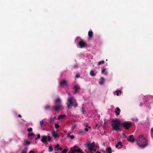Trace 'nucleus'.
Wrapping results in <instances>:
<instances>
[{
	"label": "nucleus",
	"mask_w": 153,
	"mask_h": 153,
	"mask_svg": "<svg viewBox=\"0 0 153 153\" xmlns=\"http://www.w3.org/2000/svg\"><path fill=\"white\" fill-rule=\"evenodd\" d=\"M137 145L141 148H144L147 145V141L143 135L139 136L137 140Z\"/></svg>",
	"instance_id": "1"
},
{
	"label": "nucleus",
	"mask_w": 153,
	"mask_h": 153,
	"mask_svg": "<svg viewBox=\"0 0 153 153\" xmlns=\"http://www.w3.org/2000/svg\"><path fill=\"white\" fill-rule=\"evenodd\" d=\"M63 108L61 104V100L59 98H57L55 100L54 105L52 107L51 109L54 110L55 111Z\"/></svg>",
	"instance_id": "2"
},
{
	"label": "nucleus",
	"mask_w": 153,
	"mask_h": 153,
	"mask_svg": "<svg viewBox=\"0 0 153 153\" xmlns=\"http://www.w3.org/2000/svg\"><path fill=\"white\" fill-rule=\"evenodd\" d=\"M111 126L113 130L118 131L120 130V126L121 123V121L118 119L113 120L112 121Z\"/></svg>",
	"instance_id": "3"
},
{
	"label": "nucleus",
	"mask_w": 153,
	"mask_h": 153,
	"mask_svg": "<svg viewBox=\"0 0 153 153\" xmlns=\"http://www.w3.org/2000/svg\"><path fill=\"white\" fill-rule=\"evenodd\" d=\"M67 100L68 104L67 106L68 108H70L72 106L75 107L77 106L78 104L74 97H68Z\"/></svg>",
	"instance_id": "4"
},
{
	"label": "nucleus",
	"mask_w": 153,
	"mask_h": 153,
	"mask_svg": "<svg viewBox=\"0 0 153 153\" xmlns=\"http://www.w3.org/2000/svg\"><path fill=\"white\" fill-rule=\"evenodd\" d=\"M84 146L85 148H88L90 153H93L92 151L95 148V143L94 142L92 143L90 141L87 142Z\"/></svg>",
	"instance_id": "5"
},
{
	"label": "nucleus",
	"mask_w": 153,
	"mask_h": 153,
	"mask_svg": "<svg viewBox=\"0 0 153 153\" xmlns=\"http://www.w3.org/2000/svg\"><path fill=\"white\" fill-rule=\"evenodd\" d=\"M78 148V147L76 146H74L71 149V150L72 152V153H75V152L80 153H83V151L80 149L79 148L77 149H74Z\"/></svg>",
	"instance_id": "6"
},
{
	"label": "nucleus",
	"mask_w": 153,
	"mask_h": 153,
	"mask_svg": "<svg viewBox=\"0 0 153 153\" xmlns=\"http://www.w3.org/2000/svg\"><path fill=\"white\" fill-rule=\"evenodd\" d=\"M132 125V124L130 123L123 122L121 123V125L127 130Z\"/></svg>",
	"instance_id": "7"
},
{
	"label": "nucleus",
	"mask_w": 153,
	"mask_h": 153,
	"mask_svg": "<svg viewBox=\"0 0 153 153\" xmlns=\"http://www.w3.org/2000/svg\"><path fill=\"white\" fill-rule=\"evenodd\" d=\"M79 45L80 48H82L85 47L87 45L86 43L83 40H80L79 42Z\"/></svg>",
	"instance_id": "8"
},
{
	"label": "nucleus",
	"mask_w": 153,
	"mask_h": 153,
	"mask_svg": "<svg viewBox=\"0 0 153 153\" xmlns=\"http://www.w3.org/2000/svg\"><path fill=\"white\" fill-rule=\"evenodd\" d=\"M127 140L131 143H133L134 141V138L133 135H131L129 136V137L127 139Z\"/></svg>",
	"instance_id": "9"
},
{
	"label": "nucleus",
	"mask_w": 153,
	"mask_h": 153,
	"mask_svg": "<svg viewBox=\"0 0 153 153\" xmlns=\"http://www.w3.org/2000/svg\"><path fill=\"white\" fill-rule=\"evenodd\" d=\"M52 134L53 137L55 138H59V135L57 133L55 130L52 131Z\"/></svg>",
	"instance_id": "10"
},
{
	"label": "nucleus",
	"mask_w": 153,
	"mask_h": 153,
	"mask_svg": "<svg viewBox=\"0 0 153 153\" xmlns=\"http://www.w3.org/2000/svg\"><path fill=\"white\" fill-rule=\"evenodd\" d=\"M73 88L74 89L75 93H77L80 89V87L76 85H74Z\"/></svg>",
	"instance_id": "11"
},
{
	"label": "nucleus",
	"mask_w": 153,
	"mask_h": 153,
	"mask_svg": "<svg viewBox=\"0 0 153 153\" xmlns=\"http://www.w3.org/2000/svg\"><path fill=\"white\" fill-rule=\"evenodd\" d=\"M60 85L61 86L63 87L64 86H66L67 82L65 80H63L60 82Z\"/></svg>",
	"instance_id": "12"
},
{
	"label": "nucleus",
	"mask_w": 153,
	"mask_h": 153,
	"mask_svg": "<svg viewBox=\"0 0 153 153\" xmlns=\"http://www.w3.org/2000/svg\"><path fill=\"white\" fill-rule=\"evenodd\" d=\"M41 141L43 143L45 142L46 143H47V138L46 136L45 135L43 136H42V138L41 140Z\"/></svg>",
	"instance_id": "13"
},
{
	"label": "nucleus",
	"mask_w": 153,
	"mask_h": 153,
	"mask_svg": "<svg viewBox=\"0 0 153 153\" xmlns=\"http://www.w3.org/2000/svg\"><path fill=\"white\" fill-rule=\"evenodd\" d=\"M100 81L99 82V84L100 85H102L105 82V79L103 77L101 78Z\"/></svg>",
	"instance_id": "14"
},
{
	"label": "nucleus",
	"mask_w": 153,
	"mask_h": 153,
	"mask_svg": "<svg viewBox=\"0 0 153 153\" xmlns=\"http://www.w3.org/2000/svg\"><path fill=\"white\" fill-rule=\"evenodd\" d=\"M65 117V114L60 115H59L57 119L59 120L63 119Z\"/></svg>",
	"instance_id": "15"
},
{
	"label": "nucleus",
	"mask_w": 153,
	"mask_h": 153,
	"mask_svg": "<svg viewBox=\"0 0 153 153\" xmlns=\"http://www.w3.org/2000/svg\"><path fill=\"white\" fill-rule=\"evenodd\" d=\"M88 35L89 37L91 38L93 35V33L92 31H89L88 33Z\"/></svg>",
	"instance_id": "16"
},
{
	"label": "nucleus",
	"mask_w": 153,
	"mask_h": 153,
	"mask_svg": "<svg viewBox=\"0 0 153 153\" xmlns=\"http://www.w3.org/2000/svg\"><path fill=\"white\" fill-rule=\"evenodd\" d=\"M104 63H105V61L104 60H102L98 62L97 63V65H101L104 64Z\"/></svg>",
	"instance_id": "17"
},
{
	"label": "nucleus",
	"mask_w": 153,
	"mask_h": 153,
	"mask_svg": "<svg viewBox=\"0 0 153 153\" xmlns=\"http://www.w3.org/2000/svg\"><path fill=\"white\" fill-rule=\"evenodd\" d=\"M56 119V117H55L53 118H51L50 119V120H49V121L51 123H54V120L55 119Z\"/></svg>",
	"instance_id": "18"
},
{
	"label": "nucleus",
	"mask_w": 153,
	"mask_h": 153,
	"mask_svg": "<svg viewBox=\"0 0 153 153\" xmlns=\"http://www.w3.org/2000/svg\"><path fill=\"white\" fill-rule=\"evenodd\" d=\"M30 144V142L29 141L26 140V141L25 143H24V145L25 146L27 145H29Z\"/></svg>",
	"instance_id": "19"
},
{
	"label": "nucleus",
	"mask_w": 153,
	"mask_h": 153,
	"mask_svg": "<svg viewBox=\"0 0 153 153\" xmlns=\"http://www.w3.org/2000/svg\"><path fill=\"white\" fill-rule=\"evenodd\" d=\"M40 125L41 126H42L43 125H44V126H45V122L43 120H42L41 121L39 122Z\"/></svg>",
	"instance_id": "20"
},
{
	"label": "nucleus",
	"mask_w": 153,
	"mask_h": 153,
	"mask_svg": "<svg viewBox=\"0 0 153 153\" xmlns=\"http://www.w3.org/2000/svg\"><path fill=\"white\" fill-rule=\"evenodd\" d=\"M106 151L108 153H111V149L110 147L107 148Z\"/></svg>",
	"instance_id": "21"
},
{
	"label": "nucleus",
	"mask_w": 153,
	"mask_h": 153,
	"mask_svg": "<svg viewBox=\"0 0 153 153\" xmlns=\"http://www.w3.org/2000/svg\"><path fill=\"white\" fill-rule=\"evenodd\" d=\"M90 74L92 76H95V74L94 73V71L93 70H91L90 72Z\"/></svg>",
	"instance_id": "22"
},
{
	"label": "nucleus",
	"mask_w": 153,
	"mask_h": 153,
	"mask_svg": "<svg viewBox=\"0 0 153 153\" xmlns=\"http://www.w3.org/2000/svg\"><path fill=\"white\" fill-rule=\"evenodd\" d=\"M53 151V148L52 146H49L48 148V151L49 152H52Z\"/></svg>",
	"instance_id": "23"
},
{
	"label": "nucleus",
	"mask_w": 153,
	"mask_h": 153,
	"mask_svg": "<svg viewBox=\"0 0 153 153\" xmlns=\"http://www.w3.org/2000/svg\"><path fill=\"white\" fill-rule=\"evenodd\" d=\"M68 150V149H65L62 151L61 153H67Z\"/></svg>",
	"instance_id": "24"
},
{
	"label": "nucleus",
	"mask_w": 153,
	"mask_h": 153,
	"mask_svg": "<svg viewBox=\"0 0 153 153\" xmlns=\"http://www.w3.org/2000/svg\"><path fill=\"white\" fill-rule=\"evenodd\" d=\"M45 108L46 110H50V107L49 105H47L45 107Z\"/></svg>",
	"instance_id": "25"
},
{
	"label": "nucleus",
	"mask_w": 153,
	"mask_h": 153,
	"mask_svg": "<svg viewBox=\"0 0 153 153\" xmlns=\"http://www.w3.org/2000/svg\"><path fill=\"white\" fill-rule=\"evenodd\" d=\"M34 134L33 133H29L28 134V137H31V136L32 137V136H34Z\"/></svg>",
	"instance_id": "26"
},
{
	"label": "nucleus",
	"mask_w": 153,
	"mask_h": 153,
	"mask_svg": "<svg viewBox=\"0 0 153 153\" xmlns=\"http://www.w3.org/2000/svg\"><path fill=\"white\" fill-rule=\"evenodd\" d=\"M68 137H70L71 139H73L74 138V136L73 135H70L69 134L68 135Z\"/></svg>",
	"instance_id": "27"
},
{
	"label": "nucleus",
	"mask_w": 153,
	"mask_h": 153,
	"mask_svg": "<svg viewBox=\"0 0 153 153\" xmlns=\"http://www.w3.org/2000/svg\"><path fill=\"white\" fill-rule=\"evenodd\" d=\"M60 127L59 125L57 124H55V127L56 129H58Z\"/></svg>",
	"instance_id": "28"
},
{
	"label": "nucleus",
	"mask_w": 153,
	"mask_h": 153,
	"mask_svg": "<svg viewBox=\"0 0 153 153\" xmlns=\"http://www.w3.org/2000/svg\"><path fill=\"white\" fill-rule=\"evenodd\" d=\"M116 93L117 94V95L118 96L119 94L121 93V91L119 90H117L116 91Z\"/></svg>",
	"instance_id": "29"
},
{
	"label": "nucleus",
	"mask_w": 153,
	"mask_h": 153,
	"mask_svg": "<svg viewBox=\"0 0 153 153\" xmlns=\"http://www.w3.org/2000/svg\"><path fill=\"white\" fill-rule=\"evenodd\" d=\"M68 94L69 96L68 97H74L70 93L68 92Z\"/></svg>",
	"instance_id": "30"
},
{
	"label": "nucleus",
	"mask_w": 153,
	"mask_h": 153,
	"mask_svg": "<svg viewBox=\"0 0 153 153\" xmlns=\"http://www.w3.org/2000/svg\"><path fill=\"white\" fill-rule=\"evenodd\" d=\"M80 76L79 74L77 73L76 74L75 77L76 78H79Z\"/></svg>",
	"instance_id": "31"
},
{
	"label": "nucleus",
	"mask_w": 153,
	"mask_h": 153,
	"mask_svg": "<svg viewBox=\"0 0 153 153\" xmlns=\"http://www.w3.org/2000/svg\"><path fill=\"white\" fill-rule=\"evenodd\" d=\"M114 112L116 113V114L117 115H120V112H118L116 110H115Z\"/></svg>",
	"instance_id": "32"
},
{
	"label": "nucleus",
	"mask_w": 153,
	"mask_h": 153,
	"mask_svg": "<svg viewBox=\"0 0 153 153\" xmlns=\"http://www.w3.org/2000/svg\"><path fill=\"white\" fill-rule=\"evenodd\" d=\"M117 144L119 145H120V146H122V142H121V141H119Z\"/></svg>",
	"instance_id": "33"
},
{
	"label": "nucleus",
	"mask_w": 153,
	"mask_h": 153,
	"mask_svg": "<svg viewBox=\"0 0 153 153\" xmlns=\"http://www.w3.org/2000/svg\"><path fill=\"white\" fill-rule=\"evenodd\" d=\"M151 131L152 136L153 137V128L151 129Z\"/></svg>",
	"instance_id": "34"
},
{
	"label": "nucleus",
	"mask_w": 153,
	"mask_h": 153,
	"mask_svg": "<svg viewBox=\"0 0 153 153\" xmlns=\"http://www.w3.org/2000/svg\"><path fill=\"white\" fill-rule=\"evenodd\" d=\"M51 138L49 135L48 136V141H51Z\"/></svg>",
	"instance_id": "35"
},
{
	"label": "nucleus",
	"mask_w": 153,
	"mask_h": 153,
	"mask_svg": "<svg viewBox=\"0 0 153 153\" xmlns=\"http://www.w3.org/2000/svg\"><path fill=\"white\" fill-rule=\"evenodd\" d=\"M59 147V145L58 144L57 145H56L55 147V149H58Z\"/></svg>",
	"instance_id": "36"
},
{
	"label": "nucleus",
	"mask_w": 153,
	"mask_h": 153,
	"mask_svg": "<svg viewBox=\"0 0 153 153\" xmlns=\"http://www.w3.org/2000/svg\"><path fill=\"white\" fill-rule=\"evenodd\" d=\"M116 110L118 111V112H120V111L121 110H120V109L118 108V107H117L116 108Z\"/></svg>",
	"instance_id": "37"
},
{
	"label": "nucleus",
	"mask_w": 153,
	"mask_h": 153,
	"mask_svg": "<svg viewBox=\"0 0 153 153\" xmlns=\"http://www.w3.org/2000/svg\"><path fill=\"white\" fill-rule=\"evenodd\" d=\"M32 130V128H28L27 129V131H31Z\"/></svg>",
	"instance_id": "38"
},
{
	"label": "nucleus",
	"mask_w": 153,
	"mask_h": 153,
	"mask_svg": "<svg viewBox=\"0 0 153 153\" xmlns=\"http://www.w3.org/2000/svg\"><path fill=\"white\" fill-rule=\"evenodd\" d=\"M106 69V68H104L103 69H102L101 71V73L102 74H103L104 73V72L105 71Z\"/></svg>",
	"instance_id": "39"
},
{
	"label": "nucleus",
	"mask_w": 153,
	"mask_h": 153,
	"mask_svg": "<svg viewBox=\"0 0 153 153\" xmlns=\"http://www.w3.org/2000/svg\"><path fill=\"white\" fill-rule=\"evenodd\" d=\"M40 134H37V137L38 138H39V139L40 138Z\"/></svg>",
	"instance_id": "40"
},
{
	"label": "nucleus",
	"mask_w": 153,
	"mask_h": 153,
	"mask_svg": "<svg viewBox=\"0 0 153 153\" xmlns=\"http://www.w3.org/2000/svg\"><path fill=\"white\" fill-rule=\"evenodd\" d=\"M85 131H88V129L87 128H85Z\"/></svg>",
	"instance_id": "41"
},
{
	"label": "nucleus",
	"mask_w": 153,
	"mask_h": 153,
	"mask_svg": "<svg viewBox=\"0 0 153 153\" xmlns=\"http://www.w3.org/2000/svg\"><path fill=\"white\" fill-rule=\"evenodd\" d=\"M29 153H35L33 151H30Z\"/></svg>",
	"instance_id": "42"
},
{
	"label": "nucleus",
	"mask_w": 153,
	"mask_h": 153,
	"mask_svg": "<svg viewBox=\"0 0 153 153\" xmlns=\"http://www.w3.org/2000/svg\"><path fill=\"white\" fill-rule=\"evenodd\" d=\"M58 149L59 150H62V148L61 147H59L58 148Z\"/></svg>",
	"instance_id": "43"
},
{
	"label": "nucleus",
	"mask_w": 153,
	"mask_h": 153,
	"mask_svg": "<svg viewBox=\"0 0 153 153\" xmlns=\"http://www.w3.org/2000/svg\"><path fill=\"white\" fill-rule=\"evenodd\" d=\"M27 153L26 151H24V150L22 151V153Z\"/></svg>",
	"instance_id": "44"
},
{
	"label": "nucleus",
	"mask_w": 153,
	"mask_h": 153,
	"mask_svg": "<svg viewBox=\"0 0 153 153\" xmlns=\"http://www.w3.org/2000/svg\"><path fill=\"white\" fill-rule=\"evenodd\" d=\"M18 117H22V116H21V115L20 114H19L18 115Z\"/></svg>",
	"instance_id": "45"
},
{
	"label": "nucleus",
	"mask_w": 153,
	"mask_h": 153,
	"mask_svg": "<svg viewBox=\"0 0 153 153\" xmlns=\"http://www.w3.org/2000/svg\"><path fill=\"white\" fill-rule=\"evenodd\" d=\"M118 146H119V145H118L117 144L116 145V146H115V147H116V148H117L118 147Z\"/></svg>",
	"instance_id": "46"
},
{
	"label": "nucleus",
	"mask_w": 153,
	"mask_h": 153,
	"mask_svg": "<svg viewBox=\"0 0 153 153\" xmlns=\"http://www.w3.org/2000/svg\"><path fill=\"white\" fill-rule=\"evenodd\" d=\"M84 132V131L83 130H82V131H80V133H83Z\"/></svg>",
	"instance_id": "47"
},
{
	"label": "nucleus",
	"mask_w": 153,
	"mask_h": 153,
	"mask_svg": "<svg viewBox=\"0 0 153 153\" xmlns=\"http://www.w3.org/2000/svg\"><path fill=\"white\" fill-rule=\"evenodd\" d=\"M96 153H101V152H100L97 151Z\"/></svg>",
	"instance_id": "48"
},
{
	"label": "nucleus",
	"mask_w": 153,
	"mask_h": 153,
	"mask_svg": "<svg viewBox=\"0 0 153 153\" xmlns=\"http://www.w3.org/2000/svg\"><path fill=\"white\" fill-rule=\"evenodd\" d=\"M74 68H77V66H76V65H75L74 66Z\"/></svg>",
	"instance_id": "49"
},
{
	"label": "nucleus",
	"mask_w": 153,
	"mask_h": 153,
	"mask_svg": "<svg viewBox=\"0 0 153 153\" xmlns=\"http://www.w3.org/2000/svg\"><path fill=\"white\" fill-rule=\"evenodd\" d=\"M85 112V111L84 110H82V112L83 114H84V112Z\"/></svg>",
	"instance_id": "50"
},
{
	"label": "nucleus",
	"mask_w": 153,
	"mask_h": 153,
	"mask_svg": "<svg viewBox=\"0 0 153 153\" xmlns=\"http://www.w3.org/2000/svg\"><path fill=\"white\" fill-rule=\"evenodd\" d=\"M93 151H94V152H95L96 151V149H94H94Z\"/></svg>",
	"instance_id": "51"
},
{
	"label": "nucleus",
	"mask_w": 153,
	"mask_h": 153,
	"mask_svg": "<svg viewBox=\"0 0 153 153\" xmlns=\"http://www.w3.org/2000/svg\"><path fill=\"white\" fill-rule=\"evenodd\" d=\"M37 138H38L37 137L35 138L36 140H37Z\"/></svg>",
	"instance_id": "52"
},
{
	"label": "nucleus",
	"mask_w": 153,
	"mask_h": 153,
	"mask_svg": "<svg viewBox=\"0 0 153 153\" xmlns=\"http://www.w3.org/2000/svg\"><path fill=\"white\" fill-rule=\"evenodd\" d=\"M75 126H73V127H74H74H75Z\"/></svg>",
	"instance_id": "53"
},
{
	"label": "nucleus",
	"mask_w": 153,
	"mask_h": 153,
	"mask_svg": "<svg viewBox=\"0 0 153 153\" xmlns=\"http://www.w3.org/2000/svg\"><path fill=\"white\" fill-rule=\"evenodd\" d=\"M124 134V135H125V136H126V134Z\"/></svg>",
	"instance_id": "54"
},
{
	"label": "nucleus",
	"mask_w": 153,
	"mask_h": 153,
	"mask_svg": "<svg viewBox=\"0 0 153 153\" xmlns=\"http://www.w3.org/2000/svg\"><path fill=\"white\" fill-rule=\"evenodd\" d=\"M55 153H58L56 152Z\"/></svg>",
	"instance_id": "55"
}]
</instances>
